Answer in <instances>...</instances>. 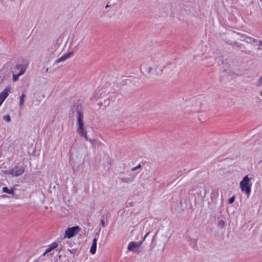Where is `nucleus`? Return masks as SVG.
Listing matches in <instances>:
<instances>
[{
  "instance_id": "f257e3e1",
  "label": "nucleus",
  "mask_w": 262,
  "mask_h": 262,
  "mask_svg": "<svg viewBox=\"0 0 262 262\" xmlns=\"http://www.w3.org/2000/svg\"><path fill=\"white\" fill-rule=\"evenodd\" d=\"M152 71H155L157 74H159L163 70L160 68V64L158 62L152 60L144 62L140 67L141 73L146 77L150 75Z\"/></svg>"
},
{
  "instance_id": "f03ea898",
  "label": "nucleus",
  "mask_w": 262,
  "mask_h": 262,
  "mask_svg": "<svg viewBox=\"0 0 262 262\" xmlns=\"http://www.w3.org/2000/svg\"><path fill=\"white\" fill-rule=\"evenodd\" d=\"M77 117V132L79 135L83 137L86 140H88V137L86 134V128L84 126L83 121V115L79 111L76 114Z\"/></svg>"
},
{
  "instance_id": "7ed1b4c3",
  "label": "nucleus",
  "mask_w": 262,
  "mask_h": 262,
  "mask_svg": "<svg viewBox=\"0 0 262 262\" xmlns=\"http://www.w3.org/2000/svg\"><path fill=\"white\" fill-rule=\"evenodd\" d=\"M251 178L248 175L245 176L239 183L240 189L243 193L247 194L249 197L251 192V184L250 183Z\"/></svg>"
},
{
  "instance_id": "20e7f679",
  "label": "nucleus",
  "mask_w": 262,
  "mask_h": 262,
  "mask_svg": "<svg viewBox=\"0 0 262 262\" xmlns=\"http://www.w3.org/2000/svg\"><path fill=\"white\" fill-rule=\"evenodd\" d=\"M80 231V228L78 226L69 227L65 230L63 238H71L72 237L75 236Z\"/></svg>"
},
{
  "instance_id": "39448f33",
  "label": "nucleus",
  "mask_w": 262,
  "mask_h": 262,
  "mask_svg": "<svg viewBox=\"0 0 262 262\" xmlns=\"http://www.w3.org/2000/svg\"><path fill=\"white\" fill-rule=\"evenodd\" d=\"M26 70V66L25 65H16L14 72L13 74V80L16 81L17 80L19 76L23 74Z\"/></svg>"
},
{
  "instance_id": "423d86ee",
  "label": "nucleus",
  "mask_w": 262,
  "mask_h": 262,
  "mask_svg": "<svg viewBox=\"0 0 262 262\" xmlns=\"http://www.w3.org/2000/svg\"><path fill=\"white\" fill-rule=\"evenodd\" d=\"M246 35L240 33H236L234 32L231 35L232 38L234 40L235 42L234 46L238 47V48H241V46L239 43H238V41H245V39L246 38Z\"/></svg>"
},
{
  "instance_id": "0eeeda50",
  "label": "nucleus",
  "mask_w": 262,
  "mask_h": 262,
  "mask_svg": "<svg viewBox=\"0 0 262 262\" xmlns=\"http://www.w3.org/2000/svg\"><path fill=\"white\" fill-rule=\"evenodd\" d=\"M72 52H70L61 56L60 58L54 61L53 64V67H59L62 66V64L60 63L64 62L72 55Z\"/></svg>"
},
{
  "instance_id": "6e6552de",
  "label": "nucleus",
  "mask_w": 262,
  "mask_h": 262,
  "mask_svg": "<svg viewBox=\"0 0 262 262\" xmlns=\"http://www.w3.org/2000/svg\"><path fill=\"white\" fill-rule=\"evenodd\" d=\"M142 243L143 241L139 242H131L128 245L127 249L129 251L139 252L138 249L142 244Z\"/></svg>"
},
{
  "instance_id": "1a4fd4ad",
  "label": "nucleus",
  "mask_w": 262,
  "mask_h": 262,
  "mask_svg": "<svg viewBox=\"0 0 262 262\" xmlns=\"http://www.w3.org/2000/svg\"><path fill=\"white\" fill-rule=\"evenodd\" d=\"M164 70L167 73L173 74L178 71V67L174 63H169L164 67Z\"/></svg>"
},
{
  "instance_id": "9d476101",
  "label": "nucleus",
  "mask_w": 262,
  "mask_h": 262,
  "mask_svg": "<svg viewBox=\"0 0 262 262\" xmlns=\"http://www.w3.org/2000/svg\"><path fill=\"white\" fill-rule=\"evenodd\" d=\"M11 86H8L0 93V106L11 92Z\"/></svg>"
},
{
  "instance_id": "9b49d317",
  "label": "nucleus",
  "mask_w": 262,
  "mask_h": 262,
  "mask_svg": "<svg viewBox=\"0 0 262 262\" xmlns=\"http://www.w3.org/2000/svg\"><path fill=\"white\" fill-rule=\"evenodd\" d=\"M24 172L23 167L16 166L10 169V173L12 176L18 177L22 174Z\"/></svg>"
},
{
  "instance_id": "f8f14e48",
  "label": "nucleus",
  "mask_w": 262,
  "mask_h": 262,
  "mask_svg": "<svg viewBox=\"0 0 262 262\" xmlns=\"http://www.w3.org/2000/svg\"><path fill=\"white\" fill-rule=\"evenodd\" d=\"M165 243H159L155 247V250L156 253H162L165 249Z\"/></svg>"
},
{
  "instance_id": "ddd939ff",
  "label": "nucleus",
  "mask_w": 262,
  "mask_h": 262,
  "mask_svg": "<svg viewBox=\"0 0 262 262\" xmlns=\"http://www.w3.org/2000/svg\"><path fill=\"white\" fill-rule=\"evenodd\" d=\"M257 41L258 40H257L256 39L253 38L251 37L248 36L247 35H246L245 39V42L248 43L252 44L253 45H256V46Z\"/></svg>"
},
{
  "instance_id": "4468645a",
  "label": "nucleus",
  "mask_w": 262,
  "mask_h": 262,
  "mask_svg": "<svg viewBox=\"0 0 262 262\" xmlns=\"http://www.w3.org/2000/svg\"><path fill=\"white\" fill-rule=\"evenodd\" d=\"M97 247V239L94 238L92 242V245L91 247L90 252L91 254H94L96 252Z\"/></svg>"
},
{
  "instance_id": "2eb2a0df",
  "label": "nucleus",
  "mask_w": 262,
  "mask_h": 262,
  "mask_svg": "<svg viewBox=\"0 0 262 262\" xmlns=\"http://www.w3.org/2000/svg\"><path fill=\"white\" fill-rule=\"evenodd\" d=\"M26 99V95L23 93L19 97V106L22 108L24 105L25 100Z\"/></svg>"
},
{
  "instance_id": "dca6fc26",
  "label": "nucleus",
  "mask_w": 262,
  "mask_h": 262,
  "mask_svg": "<svg viewBox=\"0 0 262 262\" xmlns=\"http://www.w3.org/2000/svg\"><path fill=\"white\" fill-rule=\"evenodd\" d=\"M3 191L5 193H7L9 194H14L15 193V188L12 187L10 189H9L7 187H4L2 189Z\"/></svg>"
},
{
  "instance_id": "f3484780",
  "label": "nucleus",
  "mask_w": 262,
  "mask_h": 262,
  "mask_svg": "<svg viewBox=\"0 0 262 262\" xmlns=\"http://www.w3.org/2000/svg\"><path fill=\"white\" fill-rule=\"evenodd\" d=\"M80 42V39L78 38H75L73 39L71 43V46L73 48H76L79 44Z\"/></svg>"
},
{
  "instance_id": "a211bd4d",
  "label": "nucleus",
  "mask_w": 262,
  "mask_h": 262,
  "mask_svg": "<svg viewBox=\"0 0 262 262\" xmlns=\"http://www.w3.org/2000/svg\"><path fill=\"white\" fill-rule=\"evenodd\" d=\"M57 246H58L57 243L56 242H54V243H52L49 246L48 248L46 249V252H50L52 250H53L54 249L57 247Z\"/></svg>"
},
{
  "instance_id": "6ab92c4d",
  "label": "nucleus",
  "mask_w": 262,
  "mask_h": 262,
  "mask_svg": "<svg viewBox=\"0 0 262 262\" xmlns=\"http://www.w3.org/2000/svg\"><path fill=\"white\" fill-rule=\"evenodd\" d=\"M256 84L258 86L262 85V75L258 79Z\"/></svg>"
},
{
  "instance_id": "aec40b11",
  "label": "nucleus",
  "mask_w": 262,
  "mask_h": 262,
  "mask_svg": "<svg viewBox=\"0 0 262 262\" xmlns=\"http://www.w3.org/2000/svg\"><path fill=\"white\" fill-rule=\"evenodd\" d=\"M3 119L6 120L7 122H9L11 120L9 115H7L3 116Z\"/></svg>"
},
{
  "instance_id": "412c9836",
  "label": "nucleus",
  "mask_w": 262,
  "mask_h": 262,
  "mask_svg": "<svg viewBox=\"0 0 262 262\" xmlns=\"http://www.w3.org/2000/svg\"><path fill=\"white\" fill-rule=\"evenodd\" d=\"M228 73L231 75V76L233 77H237L238 76V74H235L234 72H233L232 70L230 69L229 70Z\"/></svg>"
},
{
  "instance_id": "4be33fe9",
  "label": "nucleus",
  "mask_w": 262,
  "mask_h": 262,
  "mask_svg": "<svg viewBox=\"0 0 262 262\" xmlns=\"http://www.w3.org/2000/svg\"><path fill=\"white\" fill-rule=\"evenodd\" d=\"M256 46L258 47V49H260V47H262V40H258L256 43Z\"/></svg>"
},
{
  "instance_id": "5701e85b",
  "label": "nucleus",
  "mask_w": 262,
  "mask_h": 262,
  "mask_svg": "<svg viewBox=\"0 0 262 262\" xmlns=\"http://www.w3.org/2000/svg\"><path fill=\"white\" fill-rule=\"evenodd\" d=\"M88 141H89L92 145H94L95 143H96V141L95 139H89L88 138Z\"/></svg>"
},
{
  "instance_id": "b1692460",
  "label": "nucleus",
  "mask_w": 262,
  "mask_h": 262,
  "mask_svg": "<svg viewBox=\"0 0 262 262\" xmlns=\"http://www.w3.org/2000/svg\"><path fill=\"white\" fill-rule=\"evenodd\" d=\"M235 200V198L234 196H232L231 198H230L229 200H228V203L229 204H232Z\"/></svg>"
},
{
  "instance_id": "393cba45",
  "label": "nucleus",
  "mask_w": 262,
  "mask_h": 262,
  "mask_svg": "<svg viewBox=\"0 0 262 262\" xmlns=\"http://www.w3.org/2000/svg\"><path fill=\"white\" fill-rule=\"evenodd\" d=\"M10 172V170H6V171H3V173L5 174H11V173Z\"/></svg>"
},
{
  "instance_id": "a878e982",
  "label": "nucleus",
  "mask_w": 262,
  "mask_h": 262,
  "mask_svg": "<svg viewBox=\"0 0 262 262\" xmlns=\"http://www.w3.org/2000/svg\"><path fill=\"white\" fill-rule=\"evenodd\" d=\"M140 167H141V165L139 164L137 167L133 168L132 170H135L136 169H137V168H139Z\"/></svg>"
},
{
  "instance_id": "bb28decb",
  "label": "nucleus",
  "mask_w": 262,
  "mask_h": 262,
  "mask_svg": "<svg viewBox=\"0 0 262 262\" xmlns=\"http://www.w3.org/2000/svg\"><path fill=\"white\" fill-rule=\"evenodd\" d=\"M101 225H102V227H104L105 226V223H104V220H102L101 221Z\"/></svg>"
},
{
  "instance_id": "cd10ccee",
  "label": "nucleus",
  "mask_w": 262,
  "mask_h": 262,
  "mask_svg": "<svg viewBox=\"0 0 262 262\" xmlns=\"http://www.w3.org/2000/svg\"><path fill=\"white\" fill-rule=\"evenodd\" d=\"M48 253H49V252H46V250L45 251L42 253V256H45Z\"/></svg>"
},
{
  "instance_id": "c85d7f7f",
  "label": "nucleus",
  "mask_w": 262,
  "mask_h": 262,
  "mask_svg": "<svg viewBox=\"0 0 262 262\" xmlns=\"http://www.w3.org/2000/svg\"><path fill=\"white\" fill-rule=\"evenodd\" d=\"M149 233L148 232V233H147L145 235V236H144V238H143V240H145V238L148 236V235H149Z\"/></svg>"
},
{
  "instance_id": "c756f323",
  "label": "nucleus",
  "mask_w": 262,
  "mask_h": 262,
  "mask_svg": "<svg viewBox=\"0 0 262 262\" xmlns=\"http://www.w3.org/2000/svg\"><path fill=\"white\" fill-rule=\"evenodd\" d=\"M259 94L261 96V97H262V90L260 92Z\"/></svg>"
},
{
  "instance_id": "7c9ffc66",
  "label": "nucleus",
  "mask_w": 262,
  "mask_h": 262,
  "mask_svg": "<svg viewBox=\"0 0 262 262\" xmlns=\"http://www.w3.org/2000/svg\"><path fill=\"white\" fill-rule=\"evenodd\" d=\"M16 71H17V73H18L20 71V69L17 70Z\"/></svg>"
},
{
  "instance_id": "2f4dec72",
  "label": "nucleus",
  "mask_w": 262,
  "mask_h": 262,
  "mask_svg": "<svg viewBox=\"0 0 262 262\" xmlns=\"http://www.w3.org/2000/svg\"><path fill=\"white\" fill-rule=\"evenodd\" d=\"M2 196L3 198H6L7 196V195H3Z\"/></svg>"
}]
</instances>
